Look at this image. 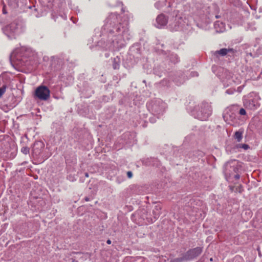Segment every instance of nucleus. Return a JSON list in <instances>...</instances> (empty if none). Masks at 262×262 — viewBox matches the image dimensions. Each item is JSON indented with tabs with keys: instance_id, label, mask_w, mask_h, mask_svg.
Returning <instances> with one entry per match:
<instances>
[{
	"instance_id": "8",
	"label": "nucleus",
	"mask_w": 262,
	"mask_h": 262,
	"mask_svg": "<svg viewBox=\"0 0 262 262\" xmlns=\"http://www.w3.org/2000/svg\"><path fill=\"white\" fill-rule=\"evenodd\" d=\"M6 90V85H4L1 88H0V98L5 93Z\"/></svg>"
},
{
	"instance_id": "12",
	"label": "nucleus",
	"mask_w": 262,
	"mask_h": 262,
	"mask_svg": "<svg viewBox=\"0 0 262 262\" xmlns=\"http://www.w3.org/2000/svg\"><path fill=\"white\" fill-rule=\"evenodd\" d=\"M244 189L243 188V186L242 185H239L236 188V191L241 193L243 191Z\"/></svg>"
},
{
	"instance_id": "16",
	"label": "nucleus",
	"mask_w": 262,
	"mask_h": 262,
	"mask_svg": "<svg viewBox=\"0 0 262 262\" xmlns=\"http://www.w3.org/2000/svg\"><path fill=\"white\" fill-rule=\"evenodd\" d=\"M242 147L245 149H247L249 148V146L247 144H244L242 145Z\"/></svg>"
},
{
	"instance_id": "10",
	"label": "nucleus",
	"mask_w": 262,
	"mask_h": 262,
	"mask_svg": "<svg viewBox=\"0 0 262 262\" xmlns=\"http://www.w3.org/2000/svg\"><path fill=\"white\" fill-rule=\"evenodd\" d=\"M121 25L119 24V26L117 29V32H120L122 31V33H124V32L127 30L126 28H125L124 27H122V29H121Z\"/></svg>"
},
{
	"instance_id": "7",
	"label": "nucleus",
	"mask_w": 262,
	"mask_h": 262,
	"mask_svg": "<svg viewBox=\"0 0 262 262\" xmlns=\"http://www.w3.org/2000/svg\"><path fill=\"white\" fill-rule=\"evenodd\" d=\"M235 138L238 142H240L242 139V133L241 132H236L234 135Z\"/></svg>"
},
{
	"instance_id": "9",
	"label": "nucleus",
	"mask_w": 262,
	"mask_h": 262,
	"mask_svg": "<svg viewBox=\"0 0 262 262\" xmlns=\"http://www.w3.org/2000/svg\"><path fill=\"white\" fill-rule=\"evenodd\" d=\"M7 28L8 30L9 29V30H10V31L11 32H14V31L15 30L16 26L14 25V24H11L9 26H7Z\"/></svg>"
},
{
	"instance_id": "2",
	"label": "nucleus",
	"mask_w": 262,
	"mask_h": 262,
	"mask_svg": "<svg viewBox=\"0 0 262 262\" xmlns=\"http://www.w3.org/2000/svg\"><path fill=\"white\" fill-rule=\"evenodd\" d=\"M156 22V27L158 28H161L167 25L168 19L163 14H161L157 16Z\"/></svg>"
},
{
	"instance_id": "24",
	"label": "nucleus",
	"mask_w": 262,
	"mask_h": 262,
	"mask_svg": "<svg viewBox=\"0 0 262 262\" xmlns=\"http://www.w3.org/2000/svg\"><path fill=\"white\" fill-rule=\"evenodd\" d=\"M227 93H229V90H227Z\"/></svg>"
},
{
	"instance_id": "1",
	"label": "nucleus",
	"mask_w": 262,
	"mask_h": 262,
	"mask_svg": "<svg viewBox=\"0 0 262 262\" xmlns=\"http://www.w3.org/2000/svg\"><path fill=\"white\" fill-rule=\"evenodd\" d=\"M35 95L40 100H47L50 96V91L47 86L41 85L36 88Z\"/></svg>"
},
{
	"instance_id": "17",
	"label": "nucleus",
	"mask_w": 262,
	"mask_h": 262,
	"mask_svg": "<svg viewBox=\"0 0 262 262\" xmlns=\"http://www.w3.org/2000/svg\"><path fill=\"white\" fill-rule=\"evenodd\" d=\"M119 67V65L118 63H114L113 64V68H114V69H118Z\"/></svg>"
},
{
	"instance_id": "22",
	"label": "nucleus",
	"mask_w": 262,
	"mask_h": 262,
	"mask_svg": "<svg viewBox=\"0 0 262 262\" xmlns=\"http://www.w3.org/2000/svg\"><path fill=\"white\" fill-rule=\"evenodd\" d=\"M85 200L86 201H89V198H85Z\"/></svg>"
},
{
	"instance_id": "15",
	"label": "nucleus",
	"mask_w": 262,
	"mask_h": 262,
	"mask_svg": "<svg viewBox=\"0 0 262 262\" xmlns=\"http://www.w3.org/2000/svg\"><path fill=\"white\" fill-rule=\"evenodd\" d=\"M127 175L128 178H131L133 177V173L130 171H128L127 172Z\"/></svg>"
},
{
	"instance_id": "13",
	"label": "nucleus",
	"mask_w": 262,
	"mask_h": 262,
	"mask_svg": "<svg viewBox=\"0 0 262 262\" xmlns=\"http://www.w3.org/2000/svg\"><path fill=\"white\" fill-rule=\"evenodd\" d=\"M239 113L241 115H245L246 114V112L244 108H242L240 109Z\"/></svg>"
},
{
	"instance_id": "14",
	"label": "nucleus",
	"mask_w": 262,
	"mask_h": 262,
	"mask_svg": "<svg viewBox=\"0 0 262 262\" xmlns=\"http://www.w3.org/2000/svg\"><path fill=\"white\" fill-rule=\"evenodd\" d=\"M182 259L181 258H175L171 260V262H181Z\"/></svg>"
},
{
	"instance_id": "20",
	"label": "nucleus",
	"mask_w": 262,
	"mask_h": 262,
	"mask_svg": "<svg viewBox=\"0 0 262 262\" xmlns=\"http://www.w3.org/2000/svg\"><path fill=\"white\" fill-rule=\"evenodd\" d=\"M3 13L4 14H7V11H6V9H5V7H4L3 8Z\"/></svg>"
},
{
	"instance_id": "21",
	"label": "nucleus",
	"mask_w": 262,
	"mask_h": 262,
	"mask_svg": "<svg viewBox=\"0 0 262 262\" xmlns=\"http://www.w3.org/2000/svg\"><path fill=\"white\" fill-rule=\"evenodd\" d=\"M111 243H112V242H111V241L110 239H108V240H107V241H106V243H107V244H108V245H110V244H111Z\"/></svg>"
},
{
	"instance_id": "6",
	"label": "nucleus",
	"mask_w": 262,
	"mask_h": 262,
	"mask_svg": "<svg viewBox=\"0 0 262 262\" xmlns=\"http://www.w3.org/2000/svg\"><path fill=\"white\" fill-rule=\"evenodd\" d=\"M161 207L160 205L156 206L154 209L153 210V214H154L155 219H157L159 217V215L161 214Z\"/></svg>"
},
{
	"instance_id": "19",
	"label": "nucleus",
	"mask_w": 262,
	"mask_h": 262,
	"mask_svg": "<svg viewBox=\"0 0 262 262\" xmlns=\"http://www.w3.org/2000/svg\"><path fill=\"white\" fill-rule=\"evenodd\" d=\"M240 178V176L238 174H237L236 175H235L234 176V178L236 179V180H238Z\"/></svg>"
},
{
	"instance_id": "3",
	"label": "nucleus",
	"mask_w": 262,
	"mask_h": 262,
	"mask_svg": "<svg viewBox=\"0 0 262 262\" xmlns=\"http://www.w3.org/2000/svg\"><path fill=\"white\" fill-rule=\"evenodd\" d=\"M202 252V248L200 247H196L194 248L188 252L189 255L191 257H195L199 255Z\"/></svg>"
},
{
	"instance_id": "25",
	"label": "nucleus",
	"mask_w": 262,
	"mask_h": 262,
	"mask_svg": "<svg viewBox=\"0 0 262 262\" xmlns=\"http://www.w3.org/2000/svg\"><path fill=\"white\" fill-rule=\"evenodd\" d=\"M210 260L212 261V258H210Z\"/></svg>"
},
{
	"instance_id": "18",
	"label": "nucleus",
	"mask_w": 262,
	"mask_h": 262,
	"mask_svg": "<svg viewBox=\"0 0 262 262\" xmlns=\"http://www.w3.org/2000/svg\"><path fill=\"white\" fill-rule=\"evenodd\" d=\"M252 103H251L250 102V103L249 104L247 103L245 105H249V106H255V105H256V104L255 103V102L253 101H252Z\"/></svg>"
},
{
	"instance_id": "11",
	"label": "nucleus",
	"mask_w": 262,
	"mask_h": 262,
	"mask_svg": "<svg viewBox=\"0 0 262 262\" xmlns=\"http://www.w3.org/2000/svg\"><path fill=\"white\" fill-rule=\"evenodd\" d=\"M21 151L23 154L27 155L29 153V148L28 147H23Z\"/></svg>"
},
{
	"instance_id": "4",
	"label": "nucleus",
	"mask_w": 262,
	"mask_h": 262,
	"mask_svg": "<svg viewBox=\"0 0 262 262\" xmlns=\"http://www.w3.org/2000/svg\"><path fill=\"white\" fill-rule=\"evenodd\" d=\"M233 50L232 49L223 48L219 51H215L214 53V55L217 56L218 55H220L222 56H224L227 55L228 53L230 52H233Z\"/></svg>"
},
{
	"instance_id": "23",
	"label": "nucleus",
	"mask_w": 262,
	"mask_h": 262,
	"mask_svg": "<svg viewBox=\"0 0 262 262\" xmlns=\"http://www.w3.org/2000/svg\"><path fill=\"white\" fill-rule=\"evenodd\" d=\"M85 177H89V176H88V173H85Z\"/></svg>"
},
{
	"instance_id": "5",
	"label": "nucleus",
	"mask_w": 262,
	"mask_h": 262,
	"mask_svg": "<svg viewBox=\"0 0 262 262\" xmlns=\"http://www.w3.org/2000/svg\"><path fill=\"white\" fill-rule=\"evenodd\" d=\"M214 27L217 32H222L224 30V25L222 23L216 22L214 24Z\"/></svg>"
}]
</instances>
